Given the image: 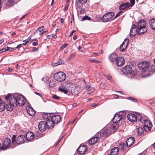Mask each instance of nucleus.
I'll return each instance as SVG.
<instances>
[{
	"label": "nucleus",
	"instance_id": "nucleus-48",
	"mask_svg": "<svg viewBox=\"0 0 155 155\" xmlns=\"http://www.w3.org/2000/svg\"><path fill=\"white\" fill-rule=\"evenodd\" d=\"M130 6H133L135 4V0H130Z\"/></svg>",
	"mask_w": 155,
	"mask_h": 155
},
{
	"label": "nucleus",
	"instance_id": "nucleus-42",
	"mask_svg": "<svg viewBox=\"0 0 155 155\" xmlns=\"http://www.w3.org/2000/svg\"><path fill=\"white\" fill-rule=\"evenodd\" d=\"M91 19V17H88L87 15H86L84 17H83L82 18V20L83 21H84L85 20H90Z\"/></svg>",
	"mask_w": 155,
	"mask_h": 155
},
{
	"label": "nucleus",
	"instance_id": "nucleus-51",
	"mask_svg": "<svg viewBox=\"0 0 155 155\" xmlns=\"http://www.w3.org/2000/svg\"><path fill=\"white\" fill-rule=\"evenodd\" d=\"M85 10L84 8H81L80 10V13L81 14H83L84 13Z\"/></svg>",
	"mask_w": 155,
	"mask_h": 155
},
{
	"label": "nucleus",
	"instance_id": "nucleus-37",
	"mask_svg": "<svg viewBox=\"0 0 155 155\" xmlns=\"http://www.w3.org/2000/svg\"><path fill=\"white\" fill-rule=\"evenodd\" d=\"M137 132L139 135H141L143 133V129L142 127H139L137 129Z\"/></svg>",
	"mask_w": 155,
	"mask_h": 155
},
{
	"label": "nucleus",
	"instance_id": "nucleus-64",
	"mask_svg": "<svg viewBox=\"0 0 155 155\" xmlns=\"http://www.w3.org/2000/svg\"><path fill=\"white\" fill-rule=\"evenodd\" d=\"M23 42H25V43H28V40H23Z\"/></svg>",
	"mask_w": 155,
	"mask_h": 155
},
{
	"label": "nucleus",
	"instance_id": "nucleus-47",
	"mask_svg": "<svg viewBox=\"0 0 155 155\" xmlns=\"http://www.w3.org/2000/svg\"><path fill=\"white\" fill-rule=\"evenodd\" d=\"M42 80L45 82H47L48 81V78L47 77H45L42 78Z\"/></svg>",
	"mask_w": 155,
	"mask_h": 155
},
{
	"label": "nucleus",
	"instance_id": "nucleus-60",
	"mask_svg": "<svg viewBox=\"0 0 155 155\" xmlns=\"http://www.w3.org/2000/svg\"><path fill=\"white\" fill-rule=\"evenodd\" d=\"M91 86L90 85H89L88 86H87L85 87V89H88L89 88H91Z\"/></svg>",
	"mask_w": 155,
	"mask_h": 155
},
{
	"label": "nucleus",
	"instance_id": "nucleus-61",
	"mask_svg": "<svg viewBox=\"0 0 155 155\" xmlns=\"http://www.w3.org/2000/svg\"><path fill=\"white\" fill-rule=\"evenodd\" d=\"M35 93L36 94L38 95H39V96H40V97H41V94H39V93H38V92H35Z\"/></svg>",
	"mask_w": 155,
	"mask_h": 155
},
{
	"label": "nucleus",
	"instance_id": "nucleus-49",
	"mask_svg": "<svg viewBox=\"0 0 155 155\" xmlns=\"http://www.w3.org/2000/svg\"><path fill=\"white\" fill-rule=\"evenodd\" d=\"M122 12V11H120L114 17V19L117 18V17L119 16L121 14Z\"/></svg>",
	"mask_w": 155,
	"mask_h": 155
},
{
	"label": "nucleus",
	"instance_id": "nucleus-19",
	"mask_svg": "<svg viewBox=\"0 0 155 155\" xmlns=\"http://www.w3.org/2000/svg\"><path fill=\"white\" fill-rule=\"evenodd\" d=\"M135 140L132 137H130L128 138L126 141V144L127 147H130L132 146L134 143Z\"/></svg>",
	"mask_w": 155,
	"mask_h": 155
},
{
	"label": "nucleus",
	"instance_id": "nucleus-34",
	"mask_svg": "<svg viewBox=\"0 0 155 155\" xmlns=\"http://www.w3.org/2000/svg\"><path fill=\"white\" fill-rule=\"evenodd\" d=\"M5 109V103L0 98V111H2Z\"/></svg>",
	"mask_w": 155,
	"mask_h": 155
},
{
	"label": "nucleus",
	"instance_id": "nucleus-23",
	"mask_svg": "<svg viewBox=\"0 0 155 155\" xmlns=\"http://www.w3.org/2000/svg\"><path fill=\"white\" fill-rule=\"evenodd\" d=\"M146 21L143 19H141L137 23V28L146 26Z\"/></svg>",
	"mask_w": 155,
	"mask_h": 155
},
{
	"label": "nucleus",
	"instance_id": "nucleus-57",
	"mask_svg": "<svg viewBox=\"0 0 155 155\" xmlns=\"http://www.w3.org/2000/svg\"><path fill=\"white\" fill-rule=\"evenodd\" d=\"M68 7V5H66L65 6L64 8V11H65L66 10L67 11Z\"/></svg>",
	"mask_w": 155,
	"mask_h": 155
},
{
	"label": "nucleus",
	"instance_id": "nucleus-4",
	"mask_svg": "<svg viewBox=\"0 0 155 155\" xmlns=\"http://www.w3.org/2000/svg\"><path fill=\"white\" fill-rule=\"evenodd\" d=\"M110 134L111 132L110 130L108 129L105 128L100 131L97 132V135L104 139L108 137L110 135Z\"/></svg>",
	"mask_w": 155,
	"mask_h": 155
},
{
	"label": "nucleus",
	"instance_id": "nucleus-22",
	"mask_svg": "<svg viewBox=\"0 0 155 155\" xmlns=\"http://www.w3.org/2000/svg\"><path fill=\"white\" fill-rule=\"evenodd\" d=\"M138 35H141L146 33L147 30V28L146 26L138 28Z\"/></svg>",
	"mask_w": 155,
	"mask_h": 155
},
{
	"label": "nucleus",
	"instance_id": "nucleus-25",
	"mask_svg": "<svg viewBox=\"0 0 155 155\" xmlns=\"http://www.w3.org/2000/svg\"><path fill=\"white\" fill-rule=\"evenodd\" d=\"M130 7V3L127 2L121 5L119 7V8L121 10H124Z\"/></svg>",
	"mask_w": 155,
	"mask_h": 155
},
{
	"label": "nucleus",
	"instance_id": "nucleus-30",
	"mask_svg": "<svg viewBox=\"0 0 155 155\" xmlns=\"http://www.w3.org/2000/svg\"><path fill=\"white\" fill-rule=\"evenodd\" d=\"M65 85V86L68 89H69L70 88L72 87L73 86V84L69 81H67L64 83H63Z\"/></svg>",
	"mask_w": 155,
	"mask_h": 155
},
{
	"label": "nucleus",
	"instance_id": "nucleus-56",
	"mask_svg": "<svg viewBox=\"0 0 155 155\" xmlns=\"http://www.w3.org/2000/svg\"><path fill=\"white\" fill-rule=\"evenodd\" d=\"M38 51V49L35 47H33V49L31 51V52Z\"/></svg>",
	"mask_w": 155,
	"mask_h": 155
},
{
	"label": "nucleus",
	"instance_id": "nucleus-41",
	"mask_svg": "<svg viewBox=\"0 0 155 155\" xmlns=\"http://www.w3.org/2000/svg\"><path fill=\"white\" fill-rule=\"evenodd\" d=\"M55 83L53 80H51L49 83V86L50 87H54Z\"/></svg>",
	"mask_w": 155,
	"mask_h": 155
},
{
	"label": "nucleus",
	"instance_id": "nucleus-12",
	"mask_svg": "<svg viewBox=\"0 0 155 155\" xmlns=\"http://www.w3.org/2000/svg\"><path fill=\"white\" fill-rule=\"evenodd\" d=\"M129 41L128 38L125 39L120 46V51H125L129 43Z\"/></svg>",
	"mask_w": 155,
	"mask_h": 155
},
{
	"label": "nucleus",
	"instance_id": "nucleus-18",
	"mask_svg": "<svg viewBox=\"0 0 155 155\" xmlns=\"http://www.w3.org/2000/svg\"><path fill=\"white\" fill-rule=\"evenodd\" d=\"M61 117L59 115H55L53 116V115H52L51 119L53 120L54 123L58 124V122H60L61 120Z\"/></svg>",
	"mask_w": 155,
	"mask_h": 155
},
{
	"label": "nucleus",
	"instance_id": "nucleus-29",
	"mask_svg": "<svg viewBox=\"0 0 155 155\" xmlns=\"http://www.w3.org/2000/svg\"><path fill=\"white\" fill-rule=\"evenodd\" d=\"M14 107L11 105L10 103H9L8 102H7L6 103L5 106V108L7 110L9 111H12L13 110V107Z\"/></svg>",
	"mask_w": 155,
	"mask_h": 155
},
{
	"label": "nucleus",
	"instance_id": "nucleus-14",
	"mask_svg": "<svg viewBox=\"0 0 155 155\" xmlns=\"http://www.w3.org/2000/svg\"><path fill=\"white\" fill-rule=\"evenodd\" d=\"M140 121L143 124H144V126H151L152 125L151 122L149 120L147 117H141V118L140 119Z\"/></svg>",
	"mask_w": 155,
	"mask_h": 155
},
{
	"label": "nucleus",
	"instance_id": "nucleus-2",
	"mask_svg": "<svg viewBox=\"0 0 155 155\" xmlns=\"http://www.w3.org/2000/svg\"><path fill=\"white\" fill-rule=\"evenodd\" d=\"M16 96V94L12 95L9 94L5 97V98L7 101L8 100L9 103H10L13 107H16L17 106Z\"/></svg>",
	"mask_w": 155,
	"mask_h": 155
},
{
	"label": "nucleus",
	"instance_id": "nucleus-16",
	"mask_svg": "<svg viewBox=\"0 0 155 155\" xmlns=\"http://www.w3.org/2000/svg\"><path fill=\"white\" fill-rule=\"evenodd\" d=\"M124 58L122 57H117L116 60V64L118 67L122 66L124 64Z\"/></svg>",
	"mask_w": 155,
	"mask_h": 155
},
{
	"label": "nucleus",
	"instance_id": "nucleus-17",
	"mask_svg": "<svg viewBox=\"0 0 155 155\" xmlns=\"http://www.w3.org/2000/svg\"><path fill=\"white\" fill-rule=\"evenodd\" d=\"M47 125L45 121H41L39 123L38 127L41 131H44L46 128Z\"/></svg>",
	"mask_w": 155,
	"mask_h": 155
},
{
	"label": "nucleus",
	"instance_id": "nucleus-45",
	"mask_svg": "<svg viewBox=\"0 0 155 155\" xmlns=\"http://www.w3.org/2000/svg\"><path fill=\"white\" fill-rule=\"evenodd\" d=\"M52 97L56 100H59L61 98V97L57 96L55 94H53L52 96Z\"/></svg>",
	"mask_w": 155,
	"mask_h": 155
},
{
	"label": "nucleus",
	"instance_id": "nucleus-52",
	"mask_svg": "<svg viewBox=\"0 0 155 155\" xmlns=\"http://www.w3.org/2000/svg\"><path fill=\"white\" fill-rule=\"evenodd\" d=\"M151 68L153 72H155V65L152 66Z\"/></svg>",
	"mask_w": 155,
	"mask_h": 155
},
{
	"label": "nucleus",
	"instance_id": "nucleus-21",
	"mask_svg": "<svg viewBox=\"0 0 155 155\" xmlns=\"http://www.w3.org/2000/svg\"><path fill=\"white\" fill-rule=\"evenodd\" d=\"M58 90L62 92L67 94L68 92V89L65 86L63 83L61 84V86L59 87Z\"/></svg>",
	"mask_w": 155,
	"mask_h": 155
},
{
	"label": "nucleus",
	"instance_id": "nucleus-5",
	"mask_svg": "<svg viewBox=\"0 0 155 155\" xmlns=\"http://www.w3.org/2000/svg\"><path fill=\"white\" fill-rule=\"evenodd\" d=\"M54 79L57 81L62 82L65 79L66 75L63 72H59L54 74Z\"/></svg>",
	"mask_w": 155,
	"mask_h": 155
},
{
	"label": "nucleus",
	"instance_id": "nucleus-26",
	"mask_svg": "<svg viewBox=\"0 0 155 155\" xmlns=\"http://www.w3.org/2000/svg\"><path fill=\"white\" fill-rule=\"evenodd\" d=\"M121 117L119 116L117 114H115L112 120V122L114 123H117L121 120Z\"/></svg>",
	"mask_w": 155,
	"mask_h": 155
},
{
	"label": "nucleus",
	"instance_id": "nucleus-11",
	"mask_svg": "<svg viewBox=\"0 0 155 155\" xmlns=\"http://www.w3.org/2000/svg\"><path fill=\"white\" fill-rule=\"evenodd\" d=\"M87 149L86 145L81 144L77 149V153L80 154H83L85 153Z\"/></svg>",
	"mask_w": 155,
	"mask_h": 155
},
{
	"label": "nucleus",
	"instance_id": "nucleus-44",
	"mask_svg": "<svg viewBox=\"0 0 155 155\" xmlns=\"http://www.w3.org/2000/svg\"><path fill=\"white\" fill-rule=\"evenodd\" d=\"M127 99L135 102H137V99L130 97H128Z\"/></svg>",
	"mask_w": 155,
	"mask_h": 155
},
{
	"label": "nucleus",
	"instance_id": "nucleus-7",
	"mask_svg": "<svg viewBox=\"0 0 155 155\" xmlns=\"http://www.w3.org/2000/svg\"><path fill=\"white\" fill-rule=\"evenodd\" d=\"M138 66L139 69L142 70L141 72H145L149 67V63L146 61H141L138 64Z\"/></svg>",
	"mask_w": 155,
	"mask_h": 155
},
{
	"label": "nucleus",
	"instance_id": "nucleus-24",
	"mask_svg": "<svg viewBox=\"0 0 155 155\" xmlns=\"http://www.w3.org/2000/svg\"><path fill=\"white\" fill-rule=\"evenodd\" d=\"M45 122L47 127L48 128L53 127L54 125V123L51 119L47 120Z\"/></svg>",
	"mask_w": 155,
	"mask_h": 155
},
{
	"label": "nucleus",
	"instance_id": "nucleus-28",
	"mask_svg": "<svg viewBox=\"0 0 155 155\" xmlns=\"http://www.w3.org/2000/svg\"><path fill=\"white\" fill-rule=\"evenodd\" d=\"M117 58V55L115 53H113L111 54L109 57L110 61L113 63L115 61H116Z\"/></svg>",
	"mask_w": 155,
	"mask_h": 155
},
{
	"label": "nucleus",
	"instance_id": "nucleus-36",
	"mask_svg": "<svg viewBox=\"0 0 155 155\" xmlns=\"http://www.w3.org/2000/svg\"><path fill=\"white\" fill-rule=\"evenodd\" d=\"M121 117V119L125 118L126 115V113L125 112L121 111L117 113Z\"/></svg>",
	"mask_w": 155,
	"mask_h": 155
},
{
	"label": "nucleus",
	"instance_id": "nucleus-50",
	"mask_svg": "<svg viewBox=\"0 0 155 155\" xmlns=\"http://www.w3.org/2000/svg\"><path fill=\"white\" fill-rule=\"evenodd\" d=\"M44 28V27L43 26H41V27H39L38 29H37L36 31L37 32L38 30L40 32H41L43 31Z\"/></svg>",
	"mask_w": 155,
	"mask_h": 155
},
{
	"label": "nucleus",
	"instance_id": "nucleus-32",
	"mask_svg": "<svg viewBox=\"0 0 155 155\" xmlns=\"http://www.w3.org/2000/svg\"><path fill=\"white\" fill-rule=\"evenodd\" d=\"M149 24L151 28L155 30V19H152L149 21Z\"/></svg>",
	"mask_w": 155,
	"mask_h": 155
},
{
	"label": "nucleus",
	"instance_id": "nucleus-1",
	"mask_svg": "<svg viewBox=\"0 0 155 155\" xmlns=\"http://www.w3.org/2000/svg\"><path fill=\"white\" fill-rule=\"evenodd\" d=\"M25 141V136L23 135H20L17 138H16V136L15 135H14L12 136V143L15 147L23 143Z\"/></svg>",
	"mask_w": 155,
	"mask_h": 155
},
{
	"label": "nucleus",
	"instance_id": "nucleus-43",
	"mask_svg": "<svg viewBox=\"0 0 155 155\" xmlns=\"http://www.w3.org/2000/svg\"><path fill=\"white\" fill-rule=\"evenodd\" d=\"M75 54L74 53H72L69 56L68 58H67V60L68 61H69L74 56Z\"/></svg>",
	"mask_w": 155,
	"mask_h": 155
},
{
	"label": "nucleus",
	"instance_id": "nucleus-58",
	"mask_svg": "<svg viewBox=\"0 0 155 155\" xmlns=\"http://www.w3.org/2000/svg\"><path fill=\"white\" fill-rule=\"evenodd\" d=\"M21 45H22L21 44H20L18 45L15 48H13L14 50L16 49L19 48L20 47Z\"/></svg>",
	"mask_w": 155,
	"mask_h": 155
},
{
	"label": "nucleus",
	"instance_id": "nucleus-31",
	"mask_svg": "<svg viewBox=\"0 0 155 155\" xmlns=\"http://www.w3.org/2000/svg\"><path fill=\"white\" fill-rule=\"evenodd\" d=\"M64 62L63 60L62 59H59L56 63H53L51 65L53 66H56L58 65L64 64Z\"/></svg>",
	"mask_w": 155,
	"mask_h": 155
},
{
	"label": "nucleus",
	"instance_id": "nucleus-9",
	"mask_svg": "<svg viewBox=\"0 0 155 155\" xmlns=\"http://www.w3.org/2000/svg\"><path fill=\"white\" fill-rule=\"evenodd\" d=\"M16 94L17 104H18L20 106H23L25 103V99L22 95H19L18 94Z\"/></svg>",
	"mask_w": 155,
	"mask_h": 155
},
{
	"label": "nucleus",
	"instance_id": "nucleus-10",
	"mask_svg": "<svg viewBox=\"0 0 155 155\" xmlns=\"http://www.w3.org/2000/svg\"><path fill=\"white\" fill-rule=\"evenodd\" d=\"M138 29L136 25H133L131 27L130 31V37H133L136 34L138 35Z\"/></svg>",
	"mask_w": 155,
	"mask_h": 155
},
{
	"label": "nucleus",
	"instance_id": "nucleus-6",
	"mask_svg": "<svg viewBox=\"0 0 155 155\" xmlns=\"http://www.w3.org/2000/svg\"><path fill=\"white\" fill-rule=\"evenodd\" d=\"M114 14V13L113 12H110L105 14L102 18V21L104 22L110 21L112 20Z\"/></svg>",
	"mask_w": 155,
	"mask_h": 155
},
{
	"label": "nucleus",
	"instance_id": "nucleus-54",
	"mask_svg": "<svg viewBox=\"0 0 155 155\" xmlns=\"http://www.w3.org/2000/svg\"><path fill=\"white\" fill-rule=\"evenodd\" d=\"M68 45V44H65L64 45H63L62 46V47H61L60 48H64L66 47Z\"/></svg>",
	"mask_w": 155,
	"mask_h": 155
},
{
	"label": "nucleus",
	"instance_id": "nucleus-20",
	"mask_svg": "<svg viewBox=\"0 0 155 155\" xmlns=\"http://www.w3.org/2000/svg\"><path fill=\"white\" fill-rule=\"evenodd\" d=\"M26 140L29 141L32 140L34 138V135L33 133L30 132H28L26 134Z\"/></svg>",
	"mask_w": 155,
	"mask_h": 155
},
{
	"label": "nucleus",
	"instance_id": "nucleus-13",
	"mask_svg": "<svg viewBox=\"0 0 155 155\" xmlns=\"http://www.w3.org/2000/svg\"><path fill=\"white\" fill-rule=\"evenodd\" d=\"M99 137L96 134L93 137L90 138L88 140V142L89 144L93 145L97 143L99 140Z\"/></svg>",
	"mask_w": 155,
	"mask_h": 155
},
{
	"label": "nucleus",
	"instance_id": "nucleus-3",
	"mask_svg": "<svg viewBox=\"0 0 155 155\" xmlns=\"http://www.w3.org/2000/svg\"><path fill=\"white\" fill-rule=\"evenodd\" d=\"M141 115L139 113L130 114H128L127 117L128 120L132 122H135L137 121H140Z\"/></svg>",
	"mask_w": 155,
	"mask_h": 155
},
{
	"label": "nucleus",
	"instance_id": "nucleus-46",
	"mask_svg": "<svg viewBox=\"0 0 155 155\" xmlns=\"http://www.w3.org/2000/svg\"><path fill=\"white\" fill-rule=\"evenodd\" d=\"M89 61L90 62H92L95 63H98L100 62L99 61L95 59L90 60H89Z\"/></svg>",
	"mask_w": 155,
	"mask_h": 155
},
{
	"label": "nucleus",
	"instance_id": "nucleus-40",
	"mask_svg": "<svg viewBox=\"0 0 155 155\" xmlns=\"http://www.w3.org/2000/svg\"><path fill=\"white\" fill-rule=\"evenodd\" d=\"M119 147L121 150L124 151L126 148L125 144L124 143H120L119 146Z\"/></svg>",
	"mask_w": 155,
	"mask_h": 155
},
{
	"label": "nucleus",
	"instance_id": "nucleus-53",
	"mask_svg": "<svg viewBox=\"0 0 155 155\" xmlns=\"http://www.w3.org/2000/svg\"><path fill=\"white\" fill-rule=\"evenodd\" d=\"M83 48H82L81 47H80V46H79L78 48V50L80 52H83Z\"/></svg>",
	"mask_w": 155,
	"mask_h": 155
},
{
	"label": "nucleus",
	"instance_id": "nucleus-15",
	"mask_svg": "<svg viewBox=\"0 0 155 155\" xmlns=\"http://www.w3.org/2000/svg\"><path fill=\"white\" fill-rule=\"evenodd\" d=\"M122 71L125 74H130L132 73V69L131 66L127 65L122 69Z\"/></svg>",
	"mask_w": 155,
	"mask_h": 155
},
{
	"label": "nucleus",
	"instance_id": "nucleus-8",
	"mask_svg": "<svg viewBox=\"0 0 155 155\" xmlns=\"http://www.w3.org/2000/svg\"><path fill=\"white\" fill-rule=\"evenodd\" d=\"M11 143L10 139L7 137L5 138L4 142L2 143V146L0 148V150H5L10 147Z\"/></svg>",
	"mask_w": 155,
	"mask_h": 155
},
{
	"label": "nucleus",
	"instance_id": "nucleus-39",
	"mask_svg": "<svg viewBox=\"0 0 155 155\" xmlns=\"http://www.w3.org/2000/svg\"><path fill=\"white\" fill-rule=\"evenodd\" d=\"M152 125H151V126H144L143 128L145 131L146 132H147L150 131L151 129V128L152 127Z\"/></svg>",
	"mask_w": 155,
	"mask_h": 155
},
{
	"label": "nucleus",
	"instance_id": "nucleus-27",
	"mask_svg": "<svg viewBox=\"0 0 155 155\" xmlns=\"http://www.w3.org/2000/svg\"><path fill=\"white\" fill-rule=\"evenodd\" d=\"M52 115L53 113H45L42 114V116L44 119L47 120L51 119Z\"/></svg>",
	"mask_w": 155,
	"mask_h": 155
},
{
	"label": "nucleus",
	"instance_id": "nucleus-55",
	"mask_svg": "<svg viewBox=\"0 0 155 155\" xmlns=\"http://www.w3.org/2000/svg\"><path fill=\"white\" fill-rule=\"evenodd\" d=\"M38 42L37 41L35 42H33L32 43V45L33 46H36L38 45Z\"/></svg>",
	"mask_w": 155,
	"mask_h": 155
},
{
	"label": "nucleus",
	"instance_id": "nucleus-35",
	"mask_svg": "<svg viewBox=\"0 0 155 155\" xmlns=\"http://www.w3.org/2000/svg\"><path fill=\"white\" fill-rule=\"evenodd\" d=\"M78 6L79 7H82L83 4L86 3L87 1V0H78Z\"/></svg>",
	"mask_w": 155,
	"mask_h": 155
},
{
	"label": "nucleus",
	"instance_id": "nucleus-62",
	"mask_svg": "<svg viewBox=\"0 0 155 155\" xmlns=\"http://www.w3.org/2000/svg\"><path fill=\"white\" fill-rule=\"evenodd\" d=\"M77 105V104L76 103H74L72 105V106L73 107H75Z\"/></svg>",
	"mask_w": 155,
	"mask_h": 155
},
{
	"label": "nucleus",
	"instance_id": "nucleus-59",
	"mask_svg": "<svg viewBox=\"0 0 155 155\" xmlns=\"http://www.w3.org/2000/svg\"><path fill=\"white\" fill-rule=\"evenodd\" d=\"M76 31H74V30H73V31H72L70 33V34L69 36V37H70L71 36V35H72L73 33L75 32Z\"/></svg>",
	"mask_w": 155,
	"mask_h": 155
},
{
	"label": "nucleus",
	"instance_id": "nucleus-33",
	"mask_svg": "<svg viewBox=\"0 0 155 155\" xmlns=\"http://www.w3.org/2000/svg\"><path fill=\"white\" fill-rule=\"evenodd\" d=\"M28 113L31 116H33L35 115V111L31 107H30L28 108L27 110Z\"/></svg>",
	"mask_w": 155,
	"mask_h": 155
},
{
	"label": "nucleus",
	"instance_id": "nucleus-63",
	"mask_svg": "<svg viewBox=\"0 0 155 155\" xmlns=\"http://www.w3.org/2000/svg\"><path fill=\"white\" fill-rule=\"evenodd\" d=\"M60 20H61V23H62V24L63 23H64V19H63V18H61Z\"/></svg>",
	"mask_w": 155,
	"mask_h": 155
},
{
	"label": "nucleus",
	"instance_id": "nucleus-38",
	"mask_svg": "<svg viewBox=\"0 0 155 155\" xmlns=\"http://www.w3.org/2000/svg\"><path fill=\"white\" fill-rule=\"evenodd\" d=\"M11 49L12 50H11V51H13L14 50V48H10L9 47H7V49L5 48H3L0 50V54H2L3 52H5L8 50H9V49Z\"/></svg>",
	"mask_w": 155,
	"mask_h": 155
}]
</instances>
